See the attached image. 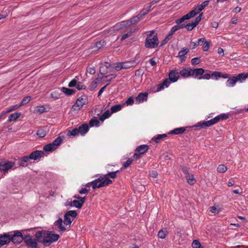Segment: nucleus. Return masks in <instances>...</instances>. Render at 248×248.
<instances>
[{"mask_svg": "<svg viewBox=\"0 0 248 248\" xmlns=\"http://www.w3.org/2000/svg\"><path fill=\"white\" fill-rule=\"evenodd\" d=\"M193 248H202L200 242L197 240H194L192 243Z\"/></svg>", "mask_w": 248, "mask_h": 248, "instance_id": "52", "label": "nucleus"}, {"mask_svg": "<svg viewBox=\"0 0 248 248\" xmlns=\"http://www.w3.org/2000/svg\"><path fill=\"white\" fill-rule=\"evenodd\" d=\"M189 52L188 49H183L178 53V57L180 58L181 62H182L186 61V54Z\"/></svg>", "mask_w": 248, "mask_h": 248, "instance_id": "23", "label": "nucleus"}, {"mask_svg": "<svg viewBox=\"0 0 248 248\" xmlns=\"http://www.w3.org/2000/svg\"><path fill=\"white\" fill-rule=\"evenodd\" d=\"M37 241L45 246H49L51 243L57 241L60 236L52 232L38 231L35 234Z\"/></svg>", "mask_w": 248, "mask_h": 248, "instance_id": "1", "label": "nucleus"}, {"mask_svg": "<svg viewBox=\"0 0 248 248\" xmlns=\"http://www.w3.org/2000/svg\"><path fill=\"white\" fill-rule=\"evenodd\" d=\"M202 16V13H201L195 18L194 21L192 22L191 23L187 24L182 23L183 26H184V28H186L188 31H192L199 23L200 21L201 20Z\"/></svg>", "mask_w": 248, "mask_h": 248, "instance_id": "6", "label": "nucleus"}, {"mask_svg": "<svg viewBox=\"0 0 248 248\" xmlns=\"http://www.w3.org/2000/svg\"><path fill=\"white\" fill-rule=\"evenodd\" d=\"M10 233H4L0 236V247L7 245L11 241Z\"/></svg>", "mask_w": 248, "mask_h": 248, "instance_id": "14", "label": "nucleus"}, {"mask_svg": "<svg viewBox=\"0 0 248 248\" xmlns=\"http://www.w3.org/2000/svg\"><path fill=\"white\" fill-rule=\"evenodd\" d=\"M209 2V0H205L203 1L202 4L198 5L196 6L197 10L200 12L202 11L206 6H207Z\"/></svg>", "mask_w": 248, "mask_h": 248, "instance_id": "42", "label": "nucleus"}, {"mask_svg": "<svg viewBox=\"0 0 248 248\" xmlns=\"http://www.w3.org/2000/svg\"><path fill=\"white\" fill-rule=\"evenodd\" d=\"M78 81L76 78L72 79L68 84L69 87H76Z\"/></svg>", "mask_w": 248, "mask_h": 248, "instance_id": "59", "label": "nucleus"}, {"mask_svg": "<svg viewBox=\"0 0 248 248\" xmlns=\"http://www.w3.org/2000/svg\"><path fill=\"white\" fill-rule=\"evenodd\" d=\"M30 159H31L30 155L24 156L19 160L20 166L22 167L27 166L28 165V162H29Z\"/></svg>", "mask_w": 248, "mask_h": 248, "instance_id": "29", "label": "nucleus"}, {"mask_svg": "<svg viewBox=\"0 0 248 248\" xmlns=\"http://www.w3.org/2000/svg\"><path fill=\"white\" fill-rule=\"evenodd\" d=\"M211 77L217 80L219 78H221V72L217 71L212 72Z\"/></svg>", "mask_w": 248, "mask_h": 248, "instance_id": "51", "label": "nucleus"}, {"mask_svg": "<svg viewBox=\"0 0 248 248\" xmlns=\"http://www.w3.org/2000/svg\"><path fill=\"white\" fill-rule=\"evenodd\" d=\"M148 13V11L145 9V8H143L140 13L138 14L139 16H140V18L142 19L144 18V16L146 15Z\"/></svg>", "mask_w": 248, "mask_h": 248, "instance_id": "54", "label": "nucleus"}, {"mask_svg": "<svg viewBox=\"0 0 248 248\" xmlns=\"http://www.w3.org/2000/svg\"><path fill=\"white\" fill-rule=\"evenodd\" d=\"M210 48V42L206 41H204V45L202 47V50L204 51H207Z\"/></svg>", "mask_w": 248, "mask_h": 248, "instance_id": "56", "label": "nucleus"}, {"mask_svg": "<svg viewBox=\"0 0 248 248\" xmlns=\"http://www.w3.org/2000/svg\"><path fill=\"white\" fill-rule=\"evenodd\" d=\"M229 118V114L227 113L220 114L215 117L217 123L221 120H227Z\"/></svg>", "mask_w": 248, "mask_h": 248, "instance_id": "37", "label": "nucleus"}, {"mask_svg": "<svg viewBox=\"0 0 248 248\" xmlns=\"http://www.w3.org/2000/svg\"><path fill=\"white\" fill-rule=\"evenodd\" d=\"M45 110L46 109L43 106H39L36 108V111L40 113H42L45 111Z\"/></svg>", "mask_w": 248, "mask_h": 248, "instance_id": "64", "label": "nucleus"}, {"mask_svg": "<svg viewBox=\"0 0 248 248\" xmlns=\"http://www.w3.org/2000/svg\"><path fill=\"white\" fill-rule=\"evenodd\" d=\"M179 75L184 78H186L191 76V68H184L179 71Z\"/></svg>", "mask_w": 248, "mask_h": 248, "instance_id": "19", "label": "nucleus"}, {"mask_svg": "<svg viewBox=\"0 0 248 248\" xmlns=\"http://www.w3.org/2000/svg\"><path fill=\"white\" fill-rule=\"evenodd\" d=\"M227 170V168L223 164L218 165L217 168V171L219 173H224Z\"/></svg>", "mask_w": 248, "mask_h": 248, "instance_id": "47", "label": "nucleus"}, {"mask_svg": "<svg viewBox=\"0 0 248 248\" xmlns=\"http://www.w3.org/2000/svg\"><path fill=\"white\" fill-rule=\"evenodd\" d=\"M211 73L212 71L209 70L205 71L204 73L202 76V77L199 78V79H203L208 80L210 79L211 77Z\"/></svg>", "mask_w": 248, "mask_h": 248, "instance_id": "38", "label": "nucleus"}, {"mask_svg": "<svg viewBox=\"0 0 248 248\" xmlns=\"http://www.w3.org/2000/svg\"><path fill=\"white\" fill-rule=\"evenodd\" d=\"M11 241L13 242L15 244H19L24 240V237L22 233L19 231H15L14 234L12 232L10 233Z\"/></svg>", "mask_w": 248, "mask_h": 248, "instance_id": "5", "label": "nucleus"}, {"mask_svg": "<svg viewBox=\"0 0 248 248\" xmlns=\"http://www.w3.org/2000/svg\"><path fill=\"white\" fill-rule=\"evenodd\" d=\"M116 77V75L115 74H110L108 75H107L105 76V78H107L106 81H110L112 79L115 78Z\"/></svg>", "mask_w": 248, "mask_h": 248, "instance_id": "60", "label": "nucleus"}, {"mask_svg": "<svg viewBox=\"0 0 248 248\" xmlns=\"http://www.w3.org/2000/svg\"><path fill=\"white\" fill-rule=\"evenodd\" d=\"M31 99V97L29 96L24 97L22 99L21 103L20 104V106H22L23 105L27 104L30 101Z\"/></svg>", "mask_w": 248, "mask_h": 248, "instance_id": "53", "label": "nucleus"}, {"mask_svg": "<svg viewBox=\"0 0 248 248\" xmlns=\"http://www.w3.org/2000/svg\"><path fill=\"white\" fill-rule=\"evenodd\" d=\"M141 19H142L140 18V17L139 16V15H138L137 16L133 17L129 20L131 25H134L138 23Z\"/></svg>", "mask_w": 248, "mask_h": 248, "instance_id": "44", "label": "nucleus"}, {"mask_svg": "<svg viewBox=\"0 0 248 248\" xmlns=\"http://www.w3.org/2000/svg\"><path fill=\"white\" fill-rule=\"evenodd\" d=\"M99 121L95 119H92L90 121L89 124L91 127L96 126L98 127L99 126Z\"/></svg>", "mask_w": 248, "mask_h": 248, "instance_id": "45", "label": "nucleus"}, {"mask_svg": "<svg viewBox=\"0 0 248 248\" xmlns=\"http://www.w3.org/2000/svg\"><path fill=\"white\" fill-rule=\"evenodd\" d=\"M159 238L164 239L166 236V232L163 230H160L158 233Z\"/></svg>", "mask_w": 248, "mask_h": 248, "instance_id": "58", "label": "nucleus"}, {"mask_svg": "<svg viewBox=\"0 0 248 248\" xmlns=\"http://www.w3.org/2000/svg\"><path fill=\"white\" fill-rule=\"evenodd\" d=\"M130 25H131L130 24L129 20H125V21H123L121 22L120 23L119 25H117L115 27L117 28V27H118V26H120L121 27L118 28V29H117V30H120V29H122L123 28H125V27L130 26Z\"/></svg>", "mask_w": 248, "mask_h": 248, "instance_id": "33", "label": "nucleus"}, {"mask_svg": "<svg viewBox=\"0 0 248 248\" xmlns=\"http://www.w3.org/2000/svg\"><path fill=\"white\" fill-rule=\"evenodd\" d=\"M20 114H21L19 112H16L10 114L9 117L8 122H11L12 121H16L20 117Z\"/></svg>", "mask_w": 248, "mask_h": 248, "instance_id": "32", "label": "nucleus"}, {"mask_svg": "<svg viewBox=\"0 0 248 248\" xmlns=\"http://www.w3.org/2000/svg\"><path fill=\"white\" fill-rule=\"evenodd\" d=\"M56 149V148L52 144V143L45 145L43 147V150L46 152H52Z\"/></svg>", "mask_w": 248, "mask_h": 248, "instance_id": "36", "label": "nucleus"}, {"mask_svg": "<svg viewBox=\"0 0 248 248\" xmlns=\"http://www.w3.org/2000/svg\"><path fill=\"white\" fill-rule=\"evenodd\" d=\"M210 211L215 214H217L219 212L217 208L215 206H213L210 207Z\"/></svg>", "mask_w": 248, "mask_h": 248, "instance_id": "61", "label": "nucleus"}, {"mask_svg": "<svg viewBox=\"0 0 248 248\" xmlns=\"http://www.w3.org/2000/svg\"><path fill=\"white\" fill-rule=\"evenodd\" d=\"M122 109V105L120 104L112 106L110 108V112L111 114L119 111Z\"/></svg>", "mask_w": 248, "mask_h": 248, "instance_id": "41", "label": "nucleus"}, {"mask_svg": "<svg viewBox=\"0 0 248 248\" xmlns=\"http://www.w3.org/2000/svg\"><path fill=\"white\" fill-rule=\"evenodd\" d=\"M79 134L78 129V128H74L72 130L69 131L67 133L68 136H78Z\"/></svg>", "mask_w": 248, "mask_h": 248, "instance_id": "46", "label": "nucleus"}, {"mask_svg": "<svg viewBox=\"0 0 248 248\" xmlns=\"http://www.w3.org/2000/svg\"><path fill=\"white\" fill-rule=\"evenodd\" d=\"M205 40L204 38H201L198 39L197 42H190V47L191 49H195L197 46L202 45Z\"/></svg>", "mask_w": 248, "mask_h": 248, "instance_id": "25", "label": "nucleus"}, {"mask_svg": "<svg viewBox=\"0 0 248 248\" xmlns=\"http://www.w3.org/2000/svg\"><path fill=\"white\" fill-rule=\"evenodd\" d=\"M170 81L169 79H165L162 83L157 85V89L155 91L156 92H160L164 89L165 88H167L170 85Z\"/></svg>", "mask_w": 248, "mask_h": 248, "instance_id": "16", "label": "nucleus"}, {"mask_svg": "<svg viewBox=\"0 0 248 248\" xmlns=\"http://www.w3.org/2000/svg\"><path fill=\"white\" fill-rule=\"evenodd\" d=\"M76 88L78 90H84L86 89V86L80 82L77 83Z\"/></svg>", "mask_w": 248, "mask_h": 248, "instance_id": "57", "label": "nucleus"}, {"mask_svg": "<svg viewBox=\"0 0 248 248\" xmlns=\"http://www.w3.org/2000/svg\"><path fill=\"white\" fill-rule=\"evenodd\" d=\"M216 119H216L215 117V118H214L210 120L207 121H203L202 122H200V123H197L196 125H195L194 126L195 127H197V128L199 127L201 128L206 127H209V126H212L217 123Z\"/></svg>", "mask_w": 248, "mask_h": 248, "instance_id": "10", "label": "nucleus"}, {"mask_svg": "<svg viewBox=\"0 0 248 248\" xmlns=\"http://www.w3.org/2000/svg\"><path fill=\"white\" fill-rule=\"evenodd\" d=\"M185 131L186 128L185 127L177 128L171 131L169 134L176 135L184 133Z\"/></svg>", "mask_w": 248, "mask_h": 248, "instance_id": "34", "label": "nucleus"}, {"mask_svg": "<svg viewBox=\"0 0 248 248\" xmlns=\"http://www.w3.org/2000/svg\"><path fill=\"white\" fill-rule=\"evenodd\" d=\"M133 162V159L131 158H128L125 162L123 163V167L124 169L127 168Z\"/></svg>", "mask_w": 248, "mask_h": 248, "instance_id": "55", "label": "nucleus"}, {"mask_svg": "<svg viewBox=\"0 0 248 248\" xmlns=\"http://www.w3.org/2000/svg\"><path fill=\"white\" fill-rule=\"evenodd\" d=\"M86 197L81 198V200H75L72 201L73 206L80 209L82 207L84 202L85 201Z\"/></svg>", "mask_w": 248, "mask_h": 248, "instance_id": "21", "label": "nucleus"}, {"mask_svg": "<svg viewBox=\"0 0 248 248\" xmlns=\"http://www.w3.org/2000/svg\"><path fill=\"white\" fill-rule=\"evenodd\" d=\"M65 215H66L68 217H72V219H74L77 217V213L76 211H75V210H70V211H67L65 213Z\"/></svg>", "mask_w": 248, "mask_h": 248, "instance_id": "48", "label": "nucleus"}, {"mask_svg": "<svg viewBox=\"0 0 248 248\" xmlns=\"http://www.w3.org/2000/svg\"><path fill=\"white\" fill-rule=\"evenodd\" d=\"M88 103V97L86 95H82L78 98L76 103L73 105L72 108L74 110H80L83 105Z\"/></svg>", "mask_w": 248, "mask_h": 248, "instance_id": "4", "label": "nucleus"}, {"mask_svg": "<svg viewBox=\"0 0 248 248\" xmlns=\"http://www.w3.org/2000/svg\"><path fill=\"white\" fill-rule=\"evenodd\" d=\"M199 13V11L197 10V8L196 7L194 9L191 11L186 15L178 19L177 23H183L185 20L189 19L193 17L196 15L198 14Z\"/></svg>", "mask_w": 248, "mask_h": 248, "instance_id": "9", "label": "nucleus"}, {"mask_svg": "<svg viewBox=\"0 0 248 248\" xmlns=\"http://www.w3.org/2000/svg\"><path fill=\"white\" fill-rule=\"evenodd\" d=\"M180 75L178 70H173L170 72L169 74V79L171 82H175L179 78Z\"/></svg>", "mask_w": 248, "mask_h": 248, "instance_id": "12", "label": "nucleus"}, {"mask_svg": "<svg viewBox=\"0 0 248 248\" xmlns=\"http://www.w3.org/2000/svg\"><path fill=\"white\" fill-rule=\"evenodd\" d=\"M148 93H140L136 98V101L137 103L140 104L143 102L144 101H146L148 98Z\"/></svg>", "mask_w": 248, "mask_h": 248, "instance_id": "17", "label": "nucleus"}, {"mask_svg": "<svg viewBox=\"0 0 248 248\" xmlns=\"http://www.w3.org/2000/svg\"><path fill=\"white\" fill-rule=\"evenodd\" d=\"M61 91L64 93L66 95H71L75 93V91L66 87H62Z\"/></svg>", "mask_w": 248, "mask_h": 248, "instance_id": "43", "label": "nucleus"}, {"mask_svg": "<svg viewBox=\"0 0 248 248\" xmlns=\"http://www.w3.org/2000/svg\"><path fill=\"white\" fill-rule=\"evenodd\" d=\"M148 150L149 146L147 145L143 144L138 146L135 151L142 155L146 153Z\"/></svg>", "mask_w": 248, "mask_h": 248, "instance_id": "18", "label": "nucleus"}, {"mask_svg": "<svg viewBox=\"0 0 248 248\" xmlns=\"http://www.w3.org/2000/svg\"><path fill=\"white\" fill-rule=\"evenodd\" d=\"M44 155V153L42 151L36 150L32 152L30 155V157L31 159L37 160L40 158Z\"/></svg>", "mask_w": 248, "mask_h": 248, "instance_id": "15", "label": "nucleus"}, {"mask_svg": "<svg viewBox=\"0 0 248 248\" xmlns=\"http://www.w3.org/2000/svg\"><path fill=\"white\" fill-rule=\"evenodd\" d=\"M235 77L236 78L237 82H239L240 83L244 82L247 79L245 73L239 74L238 75Z\"/></svg>", "mask_w": 248, "mask_h": 248, "instance_id": "30", "label": "nucleus"}, {"mask_svg": "<svg viewBox=\"0 0 248 248\" xmlns=\"http://www.w3.org/2000/svg\"><path fill=\"white\" fill-rule=\"evenodd\" d=\"M167 137L166 134H158L156 137H154V139L156 143H159Z\"/></svg>", "mask_w": 248, "mask_h": 248, "instance_id": "39", "label": "nucleus"}, {"mask_svg": "<svg viewBox=\"0 0 248 248\" xmlns=\"http://www.w3.org/2000/svg\"><path fill=\"white\" fill-rule=\"evenodd\" d=\"M15 165V163L12 161H4L0 160V170L7 171L12 168Z\"/></svg>", "mask_w": 248, "mask_h": 248, "instance_id": "11", "label": "nucleus"}, {"mask_svg": "<svg viewBox=\"0 0 248 248\" xmlns=\"http://www.w3.org/2000/svg\"><path fill=\"white\" fill-rule=\"evenodd\" d=\"M78 129L79 134L84 135L89 131V126L87 124H83Z\"/></svg>", "mask_w": 248, "mask_h": 248, "instance_id": "24", "label": "nucleus"}, {"mask_svg": "<svg viewBox=\"0 0 248 248\" xmlns=\"http://www.w3.org/2000/svg\"><path fill=\"white\" fill-rule=\"evenodd\" d=\"M186 179L187 182L191 185H193L196 183L194 176L192 174L190 173L187 175H186Z\"/></svg>", "mask_w": 248, "mask_h": 248, "instance_id": "35", "label": "nucleus"}, {"mask_svg": "<svg viewBox=\"0 0 248 248\" xmlns=\"http://www.w3.org/2000/svg\"><path fill=\"white\" fill-rule=\"evenodd\" d=\"M177 21L178 19L176 20V23L177 24V25L172 27L170 31L171 32V34H173L176 31H178V30L184 28V26H183L182 23H178Z\"/></svg>", "mask_w": 248, "mask_h": 248, "instance_id": "28", "label": "nucleus"}, {"mask_svg": "<svg viewBox=\"0 0 248 248\" xmlns=\"http://www.w3.org/2000/svg\"><path fill=\"white\" fill-rule=\"evenodd\" d=\"M119 172H120V171L119 170L114 171H111V172H108V173L106 174L105 175H104L103 176L104 177V178H105V179H109V178H112V179L115 178L117 177V173H118Z\"/></svg>", "mask_w": 248, "mask_h": 248, "instance_id": "26", "label": "nucleus"}, {"mask_svg": "<svg viewBox=\"0 0 248 248\" xmlns=\"http://www.w3.org/2000/svg\"><path fill=\"white\" fill-rule=\"evenodd\" d=\"M54 225L58 227L60 231L64 232L65 231V228L62 225V219L60 217L54 223Z\"/></svg>", "mask_w": 248, "mask_h": 248, "instance_id": "27", "label": "nucleus"}, {"mask_svg": "<svg viewBox=\"0 0 248 248\" xmlns=\"http://www.w3.org/2000/svg\"><path fill=\"white\" fill-rule=\"evenodd\" d=\"M87 71L91 75H93L95 73V70L94 67H88Z\"/></svg>", "mask_w": 248, "mask_h": 248, "instance_id": "63", "label": "nucleus"}, {"mask_svg": "<svg viewBox=\"0 0 248 248\" xmlns=\"http://www.w3.org/2000/svg\"><path fill=\"white\" fill-rule=\"evenodd\" d=\"M37 135L40 138H43L46 136V132L43 129H39L37 130Z\"/></svg>", "mask_w": 248, "mask_h": 248, "instance_id": "49", "label": "nucleus"}, {"mask_svg": "<svg viewBox=\"0 0 248 248\" xmlns=\"http://www.w3.org/2000/svg\"><path fill=\"white\" fill-rule=\"evenodd\" d=\"M104 178V176H100L99 178L92 181L93 188V189L104 187L112 183V181L110 179H105Z\"/></svg>", "mask_w": 248, "mask_h": 248, "instance_id": "3", "label": "nucleus"}, {"mask_svg": "<svg viewBox=\"0 0 248 248\" xmlns=\"http://www.w3.org/2000/svg\"><path fill=\"white\" fill-rule=\"evenodd\" d=\"M98 80V78L95 79L94 81H93L90 85V88L92 89H95L97 86V81L96 80Z\"/></svg>", "mask_w": 248, "mask_h": 248, "instance_id": "62", "label": "nucleus"}, {"mask_svg": "<svg viewBox=\"0 0 248 248\" xmlns=\"http://www.w3.org/2000/svg\"><path fill=\"white\" fill-rule=\"evenodd\" d=\"M158 44L157 33L154 30L150 31L145 39V46L147 48H152L157 47Z\"/></svg>", "mask_w": 248, "mask_h": 248, "instance_id": "2", "label": "nucleus"}, {"mask_svg": "<svg viewBox=\"0 0 248 248\" xmlns=\"http://www.w3.org/2000/svg\"><path fill=\"white\" fill-rule=\"evenodd\" d=\"M237 82L235 76L230 77L229 79L226 81L225 84L226 86L228 87H234Z\"/></svg>", "mask_w": 248, "mask_h": 248, "instance_id": "20", "label": "nucleus"}, {"mask_svg": "<svg viewBox=\"0 0 248 248\" xmlns=\"http://www.w3.org/2000/svg\"><path fill=\"white\" fill-rule=\"evenodd\" d=\"M111 114L110 111L108 109L102 114V115L100 117L99 119L101 121L103 122L105 120L109 118Z\"/></svg>", "mask_w": 248, "mask_h": 248, "instance_id": "31", "label": "nucleus"}, {"mask_svg": "<svg viewBox=\"0 0 248 248\" xmlns=\"http://www.w3.org/2000/svg\"><path fill=\"white\" fill-rule=\"evenodd\" d=\"M137 28L134 27L133 29H130L127 32H124L122 34V37L121 38V41H123V40H125L128 37L131 36L133 33L135 32V31L137 30Z\"/></svg>", "mask_w": 248, "mask_h": 248, "instance_id": "22", "label": "nucleus"}, {"mask_svg": "<svg viewBox=\"0 0 248 248\" xmlns=\"http://www.w3.org/2000/svg\"><path fill=\"white\" fill-rule=\"evenodd\" d=\"M24 242L30 248H36L37 243L35 239L32 238L30 235H26L24 237Z\"/></svg>", "mask_w": 248, "mask_h": 248, "instance_id": "7", "label": "nucleus"}, {"mask_svg": "<svg viewBox=\"0 0 248 248\" xmlns=\"http://www.w3.org/2000/svg\"><path fill=\"white\" fill-rule=\"evenodd\" d=\"M140 57L139 54H137L135 57V60L125 62H122V64H120L123 65V69H128L137 65L140 62Z\"/></svg>", "mask_w": 248, "mask_h": 248, "instance_id": "8", "label": "nucleus"}, {"mask_svg": "<svg viewBox=\"0 0 248 248\" xmlns=\"http://www.w3.org/2000/svg\"><path fill=\"white\" fill-rule=\"evenodd\" d=\"M73 220V219H72V218H71L70 217H68L65 214L64 215L63 222L65 225H70Z\"/></svg>", "mask_w": 248, "mask_h": 248, "instance_id": "50", "label": "nucleus"}, {"mask_svg": "<svg viewBox=\"0 0 248 248\" xmlns=\"http://www.w3.org/2000/svg\"><path fill=\"white\" fill-rule=\"evenodd\" d=\"M205 70L202 68H196V69H192L191 68V76H192L194 78H197L199 79V78L202 77V76L204 73Z\"/></svg>", "mask_w": 248, "mask_h": 248, "instance_id": "13", "label": "nucleus"}, {"mask_svg": "<svg viewBox=\"0 0 248 248\" xmlns=\"http://www.w3.org/2000/svg\"><path fill=\"white\" fill-rule=\"evenodd\" d=\"M63 138L61 136L58 137L52 142V144L57 148L62 142Z\"/></svg>", "mask_w": 248, "mask_h": 248, "instance_id": "40", "label": "nucleus"}]
</instances>
